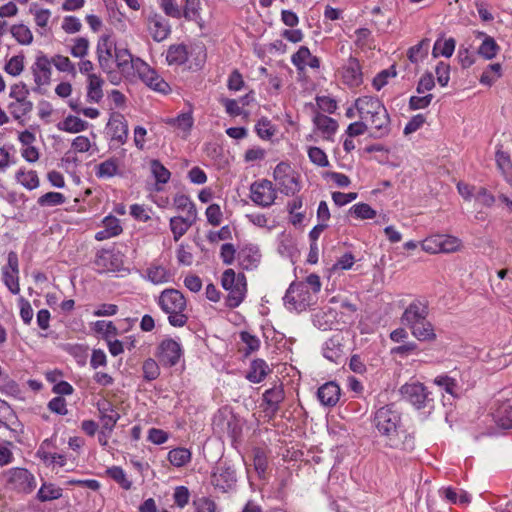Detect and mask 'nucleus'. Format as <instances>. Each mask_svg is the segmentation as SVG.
Returning <instances> with one entry per match:
<instances>
[{"label": "nucleus", "instance_id": "nucleus-10", "mask_svg": "<svg viewBox=\"0 0 512 512\" xmlns=\"http://www.w3.org/2000/svg\"><path fill=\"white\" fill-rule=\"evenodd\" d=\"M30 91L26 84L18 83L14 84L11 89L9 96L15 101L10 103V113L15 120H20L33 109V103L28 99Z\"/></svg>", "mask_w": 512, "mask_h": 512}, {"label": "nucleus", "instance_id": "nucleus-13", "mask_svg": "<svg viewBox=\"0 0 512 512\" xmlns=\"http://www.w3.org/2000/svg\"><path fill=\"white\" fill-rule=\"evenodd\" d=\"M136 72L142 82L152 90L163 94L170 91L169 84L143 60L136 61Z\"/></svg>", "mask_w": 512, "mask_h": 512}, {"label": "nucleus", "instance_id": "nucleus-55", "mask_svg": "<svg viewBox=\"0 0 512 512\" xmlns=\"http://www.w3.org/2000/svg\"><path fill=\"white\" fill-rule=\"evenodd\" d=\"M349 213L357 219H373L376 216V211L372 209L367 203H358L353 205Z\"/></svg>", "mask_w": 512, "mask_h": 512}, {"label": "nucleus", "instance_id": "nucleus-17", "mask_svg": "<svg viewBox=\"0 0 512 512\" xmlns=\"http://www.w3.org/2000/svg\"><path fill=\"white\" fill-rule=\"evenodd\" d=\"M115 45L107 35L102 36L97 44V58L99 66L106 73L114 70Z\"/></svg>", "mask_w": 512, "mask_h": 512}, {"label": "nucleus", "instance_id": "nucleus-61", "mask_svg": "<svg viewBox=\"0 0 512 512\" xmlns=\"http://www.w3.org/2000/svg\"><path fill=\"white\" fill-rule=\"evenodd\" d=\"M2 277L3 282L5 286L8 288V290L14 295L19 294V273L2 270Z\"/></svg>", "mask_w": 512, "mask_h": 512}, {"label": "nucleus", "instance_id": "nucleus-49", "mask_svg": "<svg viewBox=\"0 0 512 512\" xmlns=\"http://www.w3.org/2000/svg\"><path fill=\"white\" fill-rule=\"evenodd\" d=\"M50 60L52 62V65L58 71L68 73L72 76L76 75V67L67 56L58 54L53 56Z\"/></svg>", "mask_w": 512, "mask_h": 512}, {"label": "nucleus", "instance_id": "nucleus-35", "mask_svg": "<svg viewBox=\"0 0 512 512\" xmlns=\"http://www.w3.org/2000/svg\"><path fill=\"white\" fill-rule=\"evenodd\" d=\"M166 123L170 126L178 128L184 133L185 136H187L194 125L192 111L181 113L175 118H169Z\"/></svg>", "mask_w": 512, "mask_h": 512}, {"label": "nucleus", "instance_id": "nucleus-9", "mask_svg": "<svg viewBox=\"0 0 512 512\" xmlns=\"http://www.w3.org/2000/svg\"><path fill=\"white\" fill-rule=\"evenodd\" d=\"M184 350L179 338L165 337L157 345L155 357L164 367H174L183 357Z\"/></svg>", "mask_w": 512, "mask_h": 512}, {"label": "nucleus", "instance_id": "nucleus-58", "mask_svg": "<svg viewBox=\"0 0 512 512\" xmlns=\"http://www.w3.org/2000/svg\"><path fill=\"white\" fill-rule=\"evenodd\" d=\"M70 54L75 58L83 59L89 52V41L85 37H78L74 39L73 45L70 48Z\"/></svg>", "mask_w": 512, "mask_h": 512}, {"label": "nucleus", "instance_id": "nucleus-63", "mask_svg": "<svg viewBox=\"0 0 512 512\" xmlns=\"http://www.w3.org/2000/svg\"><path fill=\"white\" fill-rule=\"evenodd\" d=\"M253 464L259 476L265 474L268 467L267 455L262 449H255L253 454Z\"/></svg>", "mask_w": 512, "mask_h": 512}, {"label": "nucleus", "instance_id": "nucleus-4", "mask_svg": "<svg viewBox=\"0 0 512 512\" xmlns=\"http://www.w3.org/2000/svg\"><path fill=\"white\" fill-rule=\"evenodd\" d=\"M400 414L393 410L391 405H386L379 408L374 415L373 423L381 437L384 438L385 446L392 449H404L401 445L398 426L400 424Z\"/></svg>", "mask_w": 512, "mask_h": 512}, {"label": "nucleus", "instance_id": "nucleus-20", "mask_svg": "<svg viewBox=\"0 0 512 512\" xmlns=\"http://www.w3.org/2000/svg\"><path fill=\"white\" fill-rule=\"evenodd\" d=\"M261 260V253L258 246L248 244L243 246L237 253V261L241 268L252 270L256 268Z\"/></svg>", "mask_w": 512, "mask_h": 512}, {"label": "nucleus", "instance_id": "nucleus-52", "mask_svg": "<svg viewBox=\"0 0 512 512\" xmlns=\"http://www.w3.org/2000/svg\"><path fill=\"white\" fill-rule=\"evenodd\" d=\"M310 54V50L306 46H301L298 51L292 55L291 62L299 73H304L306 70Z\"/></svg>", "mask_w": 512, "mask_h": 512}, {"label": "nucleus", "instance_id": "nucleus-45", "mask_svg": "<svg viewBox=\"0 0 512 512\" xmlns=\"http://www.w3.org/2000/svg\"><path fill=\"white\" fill-rule=\"evenodd\" d=\"M495 418L502 428H512V405L509 402L502 403L496 410Z\"/></svg>", "mask_w": 512, "mask_h": 512}, {"label": "nucleus", "instance_id": "nucleus-42", "mask_svg": "<svg viewBox=\"0 0 512 512\" xmlns=\"http://www.w3.org/2000/svg\"><path fill=\"white\" fill-rule=\"evenodd\" d=\"M315 103L316 105L313 103L305 104L304 107V112L311 115V119L314 125V133L307 135V141H315L316 139L314 137L316 135V131L320 129V111L316 108V106L320 107V95L315 96Z\"/></svg>", "mask_w": 512, "mask_h": 512}, {"label": "nucleus", "instance_id": "nucleus-15", "mask_svg": "<svg viewBox=\"0 0 512 512\" xmlns=\"http://www.w3.org/2000/svg\"><path fill=\"white\" fill-rule=\"evenodd\" d=\"M250 198L255 204L262 207L272 205L276 199V191L272 182L266 179L254 182L250 186Z\"/></svg>", "mask_w": 512, "mask_h": 512}, {"label": "nucleus", "instance_id": "nucleus-60", "mask_svg": "<svg viewBox=\"0 0 512 512\" xmlns=\"http://www.w3.org/2000/svg\"><path fill=\"white\" fill-rule=\"evenodd\" d=\"M200 0H185L184 8L182 9V17L188 21L196 20L200 13Z\"/></svg>", "mask_w": 512, "mask_h": 512}, {"label": "nucleus", "instance_id": "nucleus-24", "mask_svg": "<svg viewBox=\"0 0 512 512\" xmlns=\"http://www.w3.org/2000/svg\"><path fill=\"white\" fill-rule=\"evenodd\" d=\"M102 224L103 229L99 230L95 234V239L97 241H104L116 237L120 235L123 231V228L120 224V220L113 215L106 216L103 219Z\"/></svg>", "mask_w": 512, "mask_h": 512}, {"label": "nucleus", "instance_id": "nucleus-25", "mask_svg": "<svg viewBox=\"0 0 512 512\" xmlns=\"http://www.w3.org/2000/svg\"><path fill=\"white\" fill-rule=\"evenodd\" d=\"M150 171L155 179L152 190L155 192L163 191L164 185L167 184L171 178V172L158 159H152L150 161Z\"/></svg>", "mask_w": 512, "mask_h": 512}, {"label": "nucleus", "instance_id": "nucleus-64", "mask_svg": "<svg viewBox=\"0 0 512 512\" xmlns=\"http://www.w3.org/2000/svg\"><path fill=\"white\" fill-rule=\"evenodd\" d=\"M61 28L67 34H75L81 31L82 23L78 17L68 15L63 18Z\"/></svg>", "mask_w": 512, "mask_h": 512}, {"label": "nucleus", "instance_id": "nucleus-1", "mask_svg": "<svg viewBox=\"0 0 512 512\" xmlns=\"http://www.w3.org/2000/svg\"><path fill=\"white\" fill-rule=\"evenodd\" d=\"M355 108L360 119L372 129L370 137L381 139L391 132V119L387 109L377 97L363 96L355 100Z\"/></svg>", "mask_w": 512, "mask_h": 512}, {"label": "nucleus", "instance_id": "nucleus-51", "mask_svg": "<svg viewBox=\"0 0 512 512\" xmlns=\"http://www.w3.org/2000/svg\"><path fill=\"white\" fill-rule=\"evenodd\" d=\"M107 474L123 489L130 490L132 481L127 478L125 471L120 466H112L107 469Z\"/></svg>", "mask_w": 512, "mask_h": 512}, {"label": "nucleus", "instance_id": "nucleus-48", "mask_svg": "<svg viewBox=\"0 0 512 512\" xmlns=\"http://www.w3.org/2000/svg\"><path fill=\"white\" fill-rule=\"evenodd\" d=\"M255 131L259 138L270 140L274 136L276 129L268 118L262 117L257 121Z\"/></svg>", "mask_w": 512, "mask_h": 512}, {"label": "nucleus", "instance_id": "nucleus-5", "mask_svg": "<svg viewBox=\"0 0 512 512\" xmlns=\"http://www.w3.org/2000/svg\"><path fill=\"white\" fill-rule=\"evenodd\" d=\"M158 306L168 315V322L173 327H183L188 321L185 313L187 302L184 295L176 289H165L157 300Z\"/></svg>", "mask_w": 512, "mask_h": 512}, {"label": "nucleus", "instance_id": "nucleus-38", "mask_svg": "<svg viewBox=\"0 0 512 512\" xmlns=\"http://www.w3.org/2000/svg\"><path fill=\"white\" fill-rule=\"evenodd\" d=\"M480 35L484 36V39L478 48V54L487 60H491L494 57H496L500 50V47L493 37L488 36L482 32L480 33Z\"/></svg>", "mask_w": 512, "mask_h": 512}, {"label": "nucleus", "instance_id": "nucleus-57", "mask_svg": "<svg viewBox=\"0 0 512 512\" xmlns=\"http://www.w3.org/2000/svg\"><path fill=\"white\" fill-rule=\"evenodd\" d=\"M320 236V224H316L309 233L311 240L310 252L307 258V262L310 264H316L318 262V246L317 240Z\"/></svg>", "mask_w": 512, "mask_h": 512}, {"label": "nucleus", "instance_id": "nucleus-27", "mask_svg": "<svg viewBox=\"0 0 512 512\" xmlns=\"http://www.w3.org/2000/svg\"><path fill=\"white\" fill-rule=\"evenodd\" d=\"M197 217L174 216L170 218L169 226L173 234L174 241H178L189 228L196 222Z\"/></svg>", "mask_w": 512, "mask_h": 512}, {"label": "nucleus", "instance_id": "nucleus-33", "mask_svg": "<svg viewBox=\"0 0 512 512\" xmlns=\"http://www.w3.org/2000/svg\"><path fill=\"white\" fill-rule=\"evenodd\" d=\"M187 59L188 51L184 44H174L168 48L166 60L169 65H182Z\"/></svg>", "mask_w": 512, "mask_h": 512}, {"label": "nucleus", "instance_id": "nucleus-36", "mask_svg": "<svg viewBox=\"0 0 512 512\" xmlns=\"http://www.w3.org/2000/svg\"><path fill=\"white\" fill-rule=\"evenodd\" d=\"M439 388L444 390L446 393L457 398L460 395V386L454 377L448 375H439L433 380Z\"/></svg>", "mask_w": 512, "mask_h": 512}, {"label": "nucleus", "instance_id": "nucleus-16", "mask_svg": "<svg viewBox=\"0 0 512 512\" xmlns=\"http://www.w3.org/2000/svg\"><path fill=\"white\" fill-rule=\"evenodd\" d=\"M147 29L152 39L156 42H162L171 34V25L169 21L157 12H151L146 18Z\"/></svg>", "mask_w": 512, "mask_h": 512}, {"label": "nucleus", "instance_id": "nucleus-29", "mask_svg": "<svg viewBox=\"0 0 512 512\" xmlns=\"http://www.w3.org/2000/svg\"><path fill=\"white\" fill-rule=\"evenodd\" d=\"M141 60L140 58H133L130 51L126 48L115 47L114 53V64L122 72H129L130 69L136 71V61Z\"/></svg>", "mask_w": 512, "mask_h": 512}, {"label": "nucleus", "instance_id": "nucleus-28", "mask_svg": "<svg viewBox=\"0 0 512 512\" xmlns=\"http://www.w3.org/2000/svg\"><path fill=\"white\" fill-rule=\"evenodd\" d=\"M112 139L119 144L126 143L128 139V124L122 115H117L111 118L108 123Z\"/></svg>", "mask_w": 512, "mask_h": 512}, {"label": "nucleus", "instance_id": "nucleus-26", "mask_svg": "<svg viewBox=\"0 0 512 512\" xmlns=\"http://www.w3.org/2000/svg\"><path fill=\"white\" fill-rule=\"evenodd\" d=\"M145 278L155 285L168 283L173 280V273L159 264H151L145 270Z\"/></svg>", "mask_w": 512, "mask_h": 512}, {"label": "nucleus", "instance_id": "nucleus-54", "mask_svg": "<svg viewBox=\"0 0 512 512\" xmlns=\"http://www.w3.org/2000/svg\"><path fill=\"white\" fill-rule=\"evenodd\" d=\"M142 372L144 380H156L160 375V367L158 362L153 358H147L142 364Z\"/></svg>", "mask_w": 512, "mask_h": 512}, {"label": "nucleus", "instance_id": "nucleus-53", "mask_svg": "<svg viewBox=\"0 0 512 512\" xmlns=\"http://www.w3.org/2000/svg\"><path fill=\"white\" fill-rule=\"evenodd\" d=\"M66 197L60 192H48L38 198L41 207H54L64 204Z\"/></svg>", "mask_w": 512, "mask_h": 512}, {"label": "nucleus", "instance_id": "nucleus-31", "mask_svg": "<svg viewBox=\"0 0 512 512\" xmlns=\"http://www.w3.org/2000/svg\"><path fill=\"white\" fill-rule=\"evenodd\" d=\"M341 395V389L339 385L330 381L325 384H322V405L325 406H335Z\"/></svg>", "mask_w": 512, "mask_h": 512}, {"label": "nucleus", "instance_id": "nucleus-30", "mask_svg": "<svg viewBox=\"0 0 512 512\" xmlns=\"http://www.w3.org/2000/svg\"><path fill=\"white\" fill-rule=\"evenodd\" d=\"M86 99L90 103H99L103 98V79L96 74H89Z\"/></svg>", "mask_w": 512, "mask_h": 512}, {"label": "nucleus", "instance_id": "nucleus-50", "mask_svg": "<svg viewBox=\"0 0 512 512\" xmlns=\"http://www.w3.org/2000/svg\"><path fill=\"white\" fill-rule=\"evenodd\" d=\"M502 76V67L499 63L488 65L487 69L480 77V83L483 85L491 86L496 79Z\"/></svg>", "mask_w": 512, "mask_h": 512}, {"label": "nucleus", "instance_id": "nucleus-2", "mask_svg": "<svg viewBox=\"0 0 512 512\" xmlns=\"http://www.w3.org/2000/svg\"><path fill=\"white\" fill-rule=\"evenodd\" d=\"M320 291V277L312 273L305 281L292 282L283 297L285 308L290 312H302L318 300L317 293Z\"/></svg>", "mask_w": 512, "mask_h": 512}, {"label": "nucleus", "instance_id": "nucleus-44", "mask_svg": "<svg viewBox=\"0 0 512 512\" xmlns=\"http://www.w3.org/2000/svg\"><path fill=\"white\" fill-rule=\"evenodd\" d=\"M456 41L454 38H449L444 41L441 39L436 40L433 46L432 55L434 58L444 56L449 58L453 55L455 50Z\"/></svg>", "mask_w": 512, "mask_h": 512}, {"label": "nucleus", "instance_id": "nucleus-3", "mask_svg": "<svg viewBox=\"0 0 512 512\" xmlns=\"http://www.w3.org/2000/svg\"><path fill=\"white\" fill-rule=\"evenodd\" d=\"M428 306L420 300L412 301L401 316V323L407 326L412 335L419 341H433L436 339L434 327L427 319Z\"/></svg>", "mask_w": 512, "mask_h": 512}, {"label": "nucleus", "instance_id": "nucleus-34", "mask_svg": "<svg viewBox=\"0 0 512 512\" xmlns=\"http://www.w3.org/2000/svg\"><path fill=\"white\" fill-rule=\"evenodd\" d=\"M89 123L79 117L69 115L62 122L58 123L57 128L69 133H79L85 131Z\"/></svg>", "mask_w": 512, "mask_h": 512}, {"label": "nucleus", "instance_id": "nucleus-23", "mask_svg": "<svg viewBox=\"0 0 512 512\" xmlns=\"http://www.w3.org/2000/svg\"><path fill=\"white\" fill-rule=\"evenodd\" d=\"M120 164L121 160L119 158L110 157L96 166L95 175L99 179H110L115 176H123Z\"/></svg>", "mask_w": 512, "mask_h": 512}, {"label": "nucleus", "instance_id": "nucleus-46", "mask_svg": "<svg viewBox=\"0 0 512 512\" xmlns=\"http://www.w3.org/2000/svg\"><path fill=\"white\" fill-rule=\"evenodd\" d=\"M10 32L13 38L21 45H29L33 41L31 30L24 24L13 25Z\"/></svg>", "mask_w": 512, "mask_h": 512}, {"label": "nucleus", "instance_id": "nucleus-14", "mask_svg": "<svg viewBox=\"0 0 512 512\" xmlns=\"http://www.w3.org/2000/svg\"><path fill=\"white\" fill-rule=\"evenodd\" d=\"M236 473L226 462H218L211 475L212 485L221 492H228L236 484Z\"/></svg>", "mask_w": 512, "mask_h": 512}, {"label": "nucleus", "instance_id": "nucleus-47", "mask_svg": "<svg viewBox=\"0 0 512 512\" xmlns=\"http://www.w3.org/2000/svg\"><path fill=\"white\" fill-rule=\"evenodd\" d=\"M93 330L101 334L106 341L118 335V329L112 321L98 320L93 323Z\"/></svg>", "mask_w": 512, "mask_h": 512}, {"label": "nucleus", "instance_id": "nucleus-40", "mask_svg": "<svg viewBox=\"0 0 512 512\" xmlns=\"http://www.w3.org/2000/svg\"><path fill=\"white\" fill-rule=\"evenodd\" d=\"M173 204L178 211L185 212V216L197 217V209L194 202L185 194H176Z\"/></svg>", "mask_w": 512, "mask_h": 512}, {"label": "nucleus", "instance_id": "nucleus-8", "mask_svg": "<svg viewBox=\"0 0 512 512\" xmlns=\"http://www.w3.org/2000/svg\"><path fill=\"white\" fill-rule=\"evenodd\" d=\"M273 177L279 191L286 195H294L301 188L299 174L286 162L277 164Z\"/></svg>", "mask_w": 512, "mask_h": 512}, {"label": "nucleus", "instance_id": "nucleus-22", "mask_svg": "<svg viewBox=\"0 0 512 512\" xmlns=\"http://www.w3.org/2000/svg\"><path fill=\"white\" fill-rule=\"evenodd\" d=\"M343 81L350 87H358L363 82L361 66L356 58H350L347 65L343 68Z\"/></svg>", "mask_w": 512, "mask_h": 512}, {"label": "nucleus", "instance_id": "nucleus-37", "mask_svg": "<svg viewBox=\"0 0 512 512\" xmlns=\"http://www.w3.org/2000/svg\"><path fill=\"white\" fill-rule=\"evenodd\" d=\"M167 458L172 466L180 468L191 461L192 454L189 449L178 447L170 450Z\"/></svg>", "mask_w": 512, "mask_h": 512}, {"label": "nucleus", "instance_id": "nucleus-6", "mask_svg": "<svg viewBox=\"0 0 512 512\" xmlns=\"http://www.w3.org/2000/svg\"><path fill=\"white\" fill-rule=\"evenodd\" d=\"M222 286L228 291L227 305L237 307L244 300L246 294V278L243 274H236L233 269H227L222 275Z\"/></svg>", "mask_w": 512, "mask_h": 512}, {"label": "nucleus", "instance_id": "nucleus-56", "mask_svg": "<svg viewBox=\"0 0 512 512\" xmlns=\"http://www.w3.org/2000/svg\"><path fill=\"white\" fill-rule=\"evenodd\" d=\"M159 7L163 13L171 18H182V8L178 5L177 0H159Z\"/></svg>", "mask_w": 512, "mask_h": 512}, {"label": "nucleus", "instance_id": "nucleus-41", "mask_svg": "<svg viewBox=\"0 0 512 512\" xmlns=\"http://www.w3.org/2000/svg\"><path fill=\"white\" fill-rule=\"evenodd\" d=\"M15 179L28 190H34L38 188L40 184L38 175L36 171L33 170L25 171L24 169H19L16 172Z\"/></svg>", "mask_w": 512, "mask_h": 512}, {"label": "nucleus", "instance_id": "nucleus-21", "mask_svg": "<svg viewBox=\"0 0 512 512\" xmlns=\"http://www.w3.org/2000/svg\"><path fill=\"white\" fill-rule=\"evenodd\" d=\"M97 409L100 414L102 428L112 432L117 421L120 419L119 413L114 409L111 402L102 400L97 403Z\"/></svg>", "mask_w": 512, "mask_h": 512}, {"label": "nucleus", "instance_id": "nucleus-18", "mask_svg": "<svg viewBox=\"0 0 512 512\" xmlns=\"http://www.w3.org/2000/svg\"><path fill=\"white\" fill-rule=\"evenodd\" d=\"M52 62L47 55L40 53L31 66L34 82L38 88L50 84L52 74Z\"/></svg>", "mask_w": 512, "mask_h": 512}, {"label": "nucleus", "instance_id": "nucleus-12", "mask_svg": "<svg viewBox=\"0 0 512 512\" xmlns=\"http://www.w3.org/2000/svg\"><path fill=\"white\" fill-rule=\"evenodd\" d=\"M402 397L417 409L432 408L434 399L431 392L422 383H406L400 388Z\"/></svg>", "mask_w": 512, "mask_h": 512}, {"label": "nucleus", "instance_id": "nucleus-43", "mask_svg": "<svg viewBox=\"0 0 512 512\" xmlns=\"http://www.w3.org/2000/svg\"><path fill=\"white\" fill-rule=\"evenodd\" d=\"M341 309L340 296H331L328 303L322 306V313L326 317L325 324H333Z\"/></svg>", "mask_w": 512, "mask_h": 512}, {"label": "nucleus", "instance_id": "nucleus-39", "mask_svg": "<svg viewBox=\"0 0 512 512\" xmlns=\"http://www.w3.org/2000/svg\"><path fill=\"white\" fill-rule=\"evenodd\" d=\"M62 494V488L53 483H43L37 492V499L41 502H47L61 498Z\"/></svg>", "mask_w": 512, "mask_h": 512}, {"label": "nucleus", "instance_id": "nucleus-32", "mask_svg": "<svg viewBox=\"0 0 512 512\" xmlns=\"http://www.w3.org/2000/svg\"><path fill=\"white\" fill-rule=\"evenodd\" d=\"M269 372L267 363L262 359H256L251 362L246 378L252 383H260Z\"/></svg>", "mask_w": 512, "mask_h": 512}, {"label": "nucleus", "instance_id": "nucleus-59", "mask_svg": "<svg viewBox=\"0 0 512 512\" xmlns=\"http://www.w3.org/2000/svg\"><path fill=\"white\" fill-rule=\"evenodd\" d=\"M329 342L333 343V347H330L329 343L326 342L327 347L324 349L323 356L331 362L337 363L342 358L341 344L334 336L329 339Z\"/></svg>", "mask_w": 512, "mask_h": 512}, {"label": "nucleus", "instance_id": "nucleus-11", "mask_svg": "<svg viewBox=\"0 0 512 512\" xmlns=\"http://www.w3.org/2000/svg\"><path fill=\"white\" fill-rule=\"evenodd\" d=\"M98 273L119 272L124 266V255L121 251L110 248L97 251L93 262Z\"/></svg>", "mask_w": 512, "mask_h": 512}, {"label": "nucleus", "instance_id": "nucleus-7", "mask_svg": "<svg viewBox=\"0 0 512 512\" xmlns=\"http://www.w3.org/2000/svg\"><path fill=\"white\" fill-rule=\"evenodd\" d=\"M6 486L17 493L29 494L37 485L35 476L26 468L13 467L4 472Z\"/></svg>", "mask_w": 512, "mask_h": 512}, {"label": "nucleus", "instance_id": "nucleus-62", "mask_svg": "<svg viewBox=\"0 0 512 512\" xmlns=\"http://www.w3.org/2000/svg\"><path fill=\"white\" fill-rule=\"evenodd\" d=\"M4 69L6 73L12 76L20 75L24 69V57L22 55L11 57Z\"/></svg>", "mask_w": 512, "mask_h": 512}, {"label": "nucleus", "instance_id": "nucleus-19", "mask_svg": "<svg viewBox=\"0 0 512 512\" xmlns=\"http://www.w3.org/2000/svg\"><path fill=\"white\" fill-rule=\"evenodd\" d=\"M285 394L281 385H275L263 393L264 412L267 416H274L280 409Z\"/></svg>", "mask_w": 512, "mask_h": 512}]
</instances>
